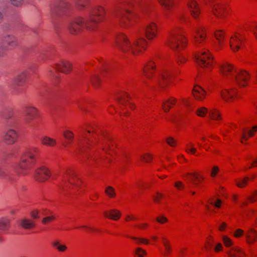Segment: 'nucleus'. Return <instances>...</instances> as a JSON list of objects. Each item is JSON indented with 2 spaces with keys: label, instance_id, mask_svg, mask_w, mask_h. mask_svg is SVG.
Here are the masks:
<instances>
[{
  "label": "nucleus",
  "instance_id": "1",
  "mask_svg": "<svg viewBox=\"0 0 257 257\" xmlns=\"http://www.w3.org/2000/svg\"><path fill=\"white\" fill-rule=\"evenodd\" d=\"M85 133H80L77 145L81 152L91 150L88 159L96 160L100 153L98 148L105 153H111V146L113 145L111 137L102 131L96 130L94 127L86 128Z\"/></svg>",
  "mask_w": 257,
  "mask_h": 257
},
{
  "label": "nucleus",
  "instance_id": "2",
  "mask_svg": "<svg viewBox=\"0 0 257 257\" xmlns=\"http://www.w3.org/2000/svg\"><path fill=\"white\" fill-rule=\"evenodd\" d=\"M106 12L101 6L95 7L90 13L89 17L85 20L81 17H78L71 20L68 25V29L72 34H76L84 28L89 30H94L97 25L104 19Z\"/></svg>",
  "mask_w": 257,
  "mask_h": 257
},
{
  "label": "nucleus",
  "instance_id": "3",
  "mask_svg": "<svg viewBox=\"0 0 257 257\" xmlns=\"http://www.w3.org/2000/svg\"><path fill=\"white\" fill-rule=\"evenodd\" d=\"M156 65L153 61H149L145 65L143 72L145 77L154 84H158L161 87H165L175 84L178 72L172 71L164 68L158 71L156 74Z\"/></svg>",
  "mask_w": 257,
  "mask_h": 257
},
{
  "label": "nucleus",
  "instance_id": "4",
  "mask_svg": "<svg viewBox=\"0 0 257 257\" xmlns=\"http://www.w3.org/2000/svg\"><path fill=\"white\" fill-rule=\"evenodd\" d=\"M182 29L179 26H174L168 32L167 38V45L175 53L179 65L184 63L186 58L181 51L187 46V40L182 34Z\"/></svg>",
  "mask_w": 257,
  "mask_h": 257
},
{
  "label": "nucleus",
  "instance_id": "5",
  "mask_svg": "<svg viewBox=\"0 0 257 257\" xmlns=\"http://www.w3.org/2000/svg\"><path fill=\"white\" fill-rule=\"evenodd\" d=\"M147 46L148 41L144 38L131 41L123 33H119L116 37V49L124 53L131 52L135 55H140L147 49Z\"/></svg>",
  "mask_w": 257,
  "mask_h": 257
},
{
  "label": "nucleus",
  "instance_id": "6",
  "mask_svg": "<svg viewBox=\"0 0 257 257\" xmlns=\"http://www.w3.org/2000/svg\"><path fill=\"white\" fill-rule=\"evenodd\" d=\"M140 7V0H136L134 3H128L124 5L122 10L115 15L119 25L124 28L129 27L135 16L136 9Z\"/></svg>",
  "mask_w": 257,
  "mask_h": 257
},
{
  "label": "nucleus",
  "instance_id": "7",
  "mask_svg": "<svg viewBox=\"0 0 257 257\" xmlns=\"http://www.w3.org/2000/svg\"><path fill=\"white\" fill-rule=\"evenodd\" d=\"M40 152V150L37 147H33L26 150L19 164V174L26 175L27 173L28 170L36 162Z\"/></svg>",
  "mask_w": 257,
  "mask_h": 257
},
{
  "label": "nucleus",
  "instance_id": "8",
  "mask_svg": "<svg viewBox=\"0 0 257 257\" xmlns=\"http://www.w3.org/2000/svg\"><path fill=\"white\" fill-rule=\"evenodd\" d=\"M63 189L68 194H75L82 185V181L78 177L74 171L71 169H66L63 173Z\"/></svg>",
  "mask_w": 257,
  "mask_h": 257
},
{
  "label": "nucleus",
  "instance_id": "9",
  "mask_svg": "<svg viewBox=\"0 0 257 257\" xmlns=\"http://www.w3.org/2000/svg\"><path fill=\"white\" fill-rule=\"evenodd\" d=\"M215 0H204L206 5H210L213 15L218 19H223L229 14L230 8L225 2H217L214 5L212 4Z\"/></svg>",
  "mask_w": 257,
  "mask_h": 257
},
{
  "label": "nucleus",
  "instance_id": "10",
  "mask_svg": "<svg viewBox=\"0 0 257 257\" xmlns=\"http://www.w3.org/2000/svg\"><path fill=\"white\" fill-rule=\"evenodd\" d=\"M72 69V64L70 61L62 60L50 67L49 71L53 77L58 78L59 75L58 72L68 74L71 71Z\"/></svg>",
  "mask_w": 257,
  "mask_h": 257
},
{
  "label": "nucleus",
  "instance_id": "11",
  "mask_svg": "<svg viewBox=\"0 0 257 257\" xmlns=\"http://www.w3.org/2000/svg\"><path fill=\"white\" fill-rule=\"evenodd\" d=\"M196 62L202 67L211 68L213 66V58L209 50L205 49L195 55Z\"/></svg>",
  "mask_w": 257,
  "mask_h": 257
},
{
  "label": "nucleus",
  "instance_id": "12",
  "mask_svg": "<svg viewBox=\"0 0 257 257\" xmlns=\"http://www.w3.org/2000/svg\"><path fill=\"white\" fill-rule=\"evenodd\" d=\"M192 36L196 47H201L206 39V30L204 27H196L192 30Z\"/></svg>",
  "mask_w": 257,
  "mask_h": 257
},
{
  "label": "nucleus",
  "instance_id": "13",
  "mask_svg": "<svg viewBox=\"0 0 257 257\" xmlns=\"http://www.w3.org/2000/svg\"><path fill=\"white\" fill-rule=\"evenodd\" d=\"M244 42V36L240 32L233 33L229 39V46L233 52L239 51L243 46Z\"/></svg>",
  "mask_w": 257,
  "mask_h": 257
},
{
  "label": "nucleus",
  "instance_id": "14",
  "mask_svg": "<svg viewBox=\"0 0 257 257\" xmlns=\"http://www.w3.org/2000/svg\"><path fill=\"white\" fill-rule=\"evenodd\" d=\"M237 70L232 64L228 63H224L221 67V71L223 77L231 81H232L234 78Z\"/></svg>",
  "mask_w": 257,
  "mask_h": 257
},
{
  "label": "nucleus",
  "instance_id": "15",
  "mask_svg": "<svg viewBox=\"0 0 257 257\" xmlns=\"http://www.w3.org/2000/svg\"><path fill=\"white\" fill-rule=\"evenodd\" d=\"M159 27L154 22H150L145 27V34L147 39L152 40L156 38L158 34Z\"/></svg>",
  "mask_w": 257,
  "mask_h": 257
},
{
  "label": "nucleus",
  "instance_id": "16",
  "mask_svg": "<svg viewBox=\"0 0 257 257\" xmlns=\"http://www.w3.org/2000/svg\"><path fill=\"white\" fill-rule=\"evenodd\" d=\"M249 79V75L244 70L238 69L232 81L235 82L240 87L247 85Z\"/></svg>",
  "mask_w": 257,
  "mask_h": 257
},
{
  "label": "nucleus",
  "instance_id": "17",
  "mask_svg": "<svg viewBox=\"0 0 257 257\" xmlns=\"http://www.w3.org/2000/svg\"><path fill=\"white\" fill-rule=\"evenodd\" d=\"M184 177L185 180L190 181L193 185L198 187L200 186L205 179L202 174L197 172L187 173Z\"/></svg>",
  "mask_w": 257,
  "mask_h": 257
},
{
  "label": "nucleus",
  "instance_id": "18",
  "mask_svg": "<svg viewBox=\"0 0 257 257\" xmlns=\"http://www.w3.org/2000/svg\"><path fill=\"white\" fill-rule=\"evenodd\" d=\"M19 134L18 132L14 128H9L4 132L3 139L8 145H12L17 142Z\"/></svg>",
  "mask_w": 257,
  "mask_h": 257
},
{
  "label": "nucleus",
  "instance_id": "19",
  "mask_svg": "<svg viewBox=\"0 0 257 257\" xmlns=\"http://www.w3.org/2000/svg\"><path fill=\"white\" fill-rule=\"evenodd\" d=\"M220 96L224 101L231 102L238 97L237 90L234 87L224 88L221 91Z\"/></svg>",
  "mask_w": 257,
  "mask_h": 257
},
{
  "label": "nucleus",
  "instance_id": "20",
  "mask_svg": "<svg viewBox=\"0 0 257 257\" xmlns=\"http://www.w3.org/2000/svg\"><path fill=\"white\" fill-rule=\"evenodd\" d=\"M186 6L192 17L197 19L201 14V9L199 4L196 0H187Z\"/></svg>",
  "mask_w": 257,
  "mask_h": 257
},
{
  "label": "nucleus",
  "instance_id": "21",
  "mask_svg": "<svg viewBox=\"0 0 257 257\" xmlns=\"http://www.w3.org/2000/svg\"><path fill=\"white\" fill-rule=\"evenodd\" d=\"M51 176L50 170L45 167L38 168L34 174V178L38 182H43L47 181Z\"/></svg>",
  "mask_w": 257,
  "mask_h": 257
},
{
  "label": "nucleus",
  "instance_id": "22",
  "mask_svg": "<svg viewBox=\"0 0 257 257\" xmlns=\"http://www.w3.org/2000/svg\"><path fill=\"white\" fill-rule=\"evenodd\" d=\"M71 7L70 4L67 1L62 0L56 3L52 8L54 14L60 15L64 14Z\"/></svg>",
  "mask_w": 257,
  "mask_h": 257
},
{
  "label": "nucleus",
  "instance_id": "23",
  "mask_svg": "<svg viewBox=\"0 0 257 257\" xmlns=\"http://www.w3.org/2000/svg\"><path fill=\"white\" fill-rule=\"evenodd\" d=\"M24 112L26 117V120L28 122L37 118L39 114L38 109L32 105L25 106Z\"/></svg>",
  "mask_w": 257,
  "mask_h": 257
},
{
  "label": "nucleus",
  "instance_id": "24",
  "mask_svg": "<svg viewBox=\"0 0 257 257\" xmlns=\"http://www.w3.org/2000/svg\"><path fill=\"white\" fill-rule=\"evenodd\" d=\"M2 42L10 49H14L19 44L18 39L14 35H7L5 36L3 38Z\"/></svg>",
  "mask_w": 257,
  "mask_h": 257
},
{
  "label": "nucleus",
  "instance_id": "25",
  "mask_svg": "<svg viewBox=\"0 0 257 257\" xmlns=\"http://www.w3.org/2000/svg\"><path fill=\"white\" fill-rule=\"evenodd\" d=\"M192 94L196 99L202 101L205 99L206 93L201 86L195 85L192 90Z\"/></svg>",
  "mask_w": 257,
  "mask_h": 257
},
{
  "label": "nucleus",
  "instance_id": "26",
  "mask_svg": "<svg viewBox=\"0 0 257 257\" xmlns=\"http://www.w3.org/2000/svg\"><path fill=\"white\" fill-rule=\"evenodd\" d=\"M28 76L27 71H23L18 73L14 78V84L17 86H23L26 82Z\"/></svg>",
  "mask_w": 257,
  "mask_h": 257
},
{
  "label": "nucleus",
  "instance_id": "27",
  "mask_svg": "<svg viewBox=\"0 0 257 257\" xmlns=\"http://www.w3.org/2000/svg\"><path fill=\"white\" fill-rule=\"evenodd\" d=\"M129 98V95L125 92H121L117 95V99L120 103L129 106L130 108L134 109L135 108V105L128 102Z\"/></svg>",
  "mask_w": 257,
  "mask_h": 257
},
{
  "label": "nucleus",
  "instance_id": "28",
  "mask_svg": "<svg viewBox=\"0 0 257 257\" xmlns=\"http://www.w3.org/2000/svg\"><path fill=\"white\" fill-rule=\"evenodd\" d=\"M245 236L246 242L249 244H252L256 240L257 232L252 227H250L246 231Z\"/></svg>",
  "mask_w": 257,
  "mask_h": 257
},
{
  "label": "nucleus",
  "instance_id": "29",
  "mask_svg": "<svg viewBox=\"0 0 257 257\" xmlns=\"http://www.w3.org/2000/svg\"><path fill=\"white\" fill-rule=\"evenodd\" d=\"M105 217L114 221L118 220L121 217V213L117 209H112L103 212Z\"/></svg>",
  "mask_w": 257,
  "mask_h": 257
},
{
  "label": "nucleus",
  "instance_id": "30",
  "mask_svg": "<svg viewBox=\"0 0 257 257\" xmlns=\"http://www.w3.org/2000/svg\"><path fill=\"white\" fill-rule=\"evenodd\" d=\"M40 142L42 145L48 147L53 148L57 145V141L55 139L47 136H42L40 139Z\"/></svg>",
  "mask_w": 257,
  "mask_h": 257
},
{
  "label": "nucleus",
  "instance_id": "31",
  "mask_svg": "<svg viewBox=\"0 0 257 257\" xmlns=\"http://www.w3.org/2000/svg\"><path fill=\"white\" fill-rule=\"evenodd\" d=\"M214 36L218 41L217 49L219 50L223 47L225 32L223 30H217L214 32Z\"/></svg>",
  "mask_w": 257,
  "mask_h": 257
},
{
  "label": "nucleus",
  "instance_id": "32",
  "mask_svg": "<svg viewBox=\"0 0 257 257\" xmlns=\"http://www.w3.org/2000/svg\"><path fill=\"white\" fill-rule=\"evenodd\" d=\"M177 102V99L174 97H171L169 99L163 102L162 108L163 110L168 112L171 107L174 105Z\"/></svg>",
  "mask_w": 257,
  "mask_h": 257
},
{
  "label": "nucleus",
  "instance_id": "33",
  "mask_svg": "<svg viewBox=\"0 0 257 257\" xmlns=\"http://www.w3.org/2000/svg\"><path fill=\"white\" fill-rule=\"evenodd\" d=\"M228 253L230 257H245L244 252L238 247H233Z\"/></svg>",
  "mask_w": 257,
  "mask_h": 257
},
{
  "label": "nucleus",
  "instance_id": "34",
  "mask_svg": "<svg viewBox=\"0 0 257 257\" xmlns=\"http://www.w3.org/2000/svg\"><path fill=\"white\" fill-rule=\"evenodd\" d=\"M159 4L166 11L171 10L174 6V0H157Z\"/></svg>",
  "mask_w": 257,
  "mask_h": 257
},
{
  "label": "nucleus",
  "instance_id": "35",
  "mask_svg": "<svg viewBox=\"0 0 257 257\" xmlns=\"http://www.w3.org/2000/svg\"><path fill=\"white\" fill-rule=\"evenodd\" d=\"M21 226L26 229H32L35 227V222L28 218H24L21 220Z\"/></svg>",
  "mask_w": 257,
  "mask_h": 257
},
{
  "label": "nucleus",
  "instance_id": "36",
  "mask_svg": "<svg viewBox=\"0 0 257 257\" xmlns=\"http://www.w3.org/2000/svg\"><path fill=\"white\" fill-rule=\"evenodd\" d=\"M209 115L211 119L219 121L221 119L220 113L218 109L212 108L209 111Z\"/></svg>",
  "mask_w": 257,
  "mask_h": 257
},
{
  "label": "nucleus",
  "instance_id": "37",
  "mask_svg": "<svg viewBox=\"0 0 257 257\" xmlns=\"http://www.w3.org/2000/svg\"><path fill=\"white\" fill-rule=\"evenodd\" d=\"M162 241L165 248L164 255L167 256L170 254L172 251L170 241L167 238L165 237H162Z\"/></svg>",
  "mask_w": 257,
  "mask_h": 257
},
{
  "label": "nucleus",
  "instance_id": "38",
  "mask_svg": "<svg viewBox=\"0 0 257 257\" xmlns=\"http://www.w3.org/2000/svg\"><path fill=\"white\" fill-rule=\"evenodd\" d=\"M10 226L9 220L6 217L0 218V230L5 231L8 230Z\"/></svg>",
  "mask_w": 257,
  "mask_h": 257
},
{
  "label": "nucleus",
  "instance_id": "39",
  "mask_svg": "<svg viewBox=\"0 0 257 257\" xmlns=\"http://www.w3.org/2000/svg\"><path fill=\"white\" fill-rule=\"evenodd\" d=\"M64 138L67 140L66 145H69L74 139V134L72 132L66 130L63 133Z\"/></svg>",
  "mask_w": 257,
  "mask_h": 257
},
{
  "label": "nucleus",
  "instance_id": "40",
  "mask_svg": "<svg viewBox=\"0 0 257 257\" xmlns=\"http://www.w3.org/2000/svg\"><path fill=\"white\" fill-rule=\"evenodd\" d=\"M208 109L204 106L199 107L195 110V113L199 117H204L207 113L209 114Z\"/></svg>",
  "mask_w": 257,
  "mask_h": 257
},
{
  "label": "nucleus",
  "instance_id": "41",
  "mask_svg": "<svg viewBox=\"0 0 257 257\" xmlns=\"http://www.w3.org/2000/svg\"><path fill=\"white\" fill-rule=\"evenodd\" d=\"M105 193L109 198H114L116 196L115 190L112 186H108L105 189Z\"/></svg>",
  "mask_w": 257,
  "mask_h": 257
},
{
  "label": "nucleus",
  "instance_id": "42",
  "mask_svg": "<svg viewBox=\"0 0 257 257\" xmlns=\"http://www.w3.org/2000/svg\"><path fill=\"white\" fill-rule=\"evenodd\" d=\"M185 151L189 153L195 155L196 152V149L194 147V145L192 142H189L186 144Z\"/></svg>",
  "mask_w": 257,
  "mask_h": 257
},
{
  "label": "nucleus",
  "instance_id": "43",
  "mask_svg": "<svg viewBox=\"0 0 257 257\" xmlns=\"http://www.w3.org/2000/svg\"><path fill=\"white\" fill-rule=\"evenodd\" d=\"M90 82L94 87L97 88L100 86L101 81L97 75H93L90 78Z\"/></svg>",
  "mask_w": 257,
  "mask_h": 257
},
{
  "label": "nucleus",
  "instance_id": "44",
  "mask_svg": "<svg viewBox=\"0 0 257 257\" xmlns=\"http://www.w3.org/2000/svg\"><path fill=\"white\" fill-rule=\"evenodd\" d=\"M249 180L248 177H245L243 179H238L235 181L236 185L239 188H243L245 187Z\"/></svg>",
  "mask_w": 257,
  "mask_h": 257
},
{
  "label": "nucleus",
  "instance_id": "45",
  "mask_svg": "<svg viewBox=\"0 0 257 257\" xmlns=\"http://www.w3.org/2000/svg\"><path fill=\"white\" fill-rule=\"evenodd\" d=\"M222 240L224 245L227 247H230L233 245L232 240L226 235H223L222 236Z\"/></svg>",
  "mask_w": 257,
  "mask_h": 257
},
{
  "label": "nucleus",
  "instance_id": "46",
  "mask_svg": "<svg viewBox=\"0 0 257 257\" xmlns=\"http://www.w3.org/2000/svg\"><path fill=\"white\" fill-rule=\"evenodd\" d=\"M135 254L136 257H144L147 254V252L141 247H137L135 250Z\"/></svg>",
  "mask_w": 257,
  "mask_h": 257
},
{
  "label": "nucleus",
  "instance_id": "47",
  "mask_svg": "<svg viewBox=\"0 0 257 257\" xmlns=\"http://www.w3.org/2000/svg\"><path fill=\"white\" fill-rule=\"evenodd\" d=\"M131 238L134 239L135 240L137 244L140 245L141 243H143L145 244H148L149 243V240L147 239L144 238H138L136 237H130Z\"/></svg>",
  "mask_w": 257,
  "mask_h": 257
},
{
  "label": "nucleus",
  "instance_id": "48",
  "mask_svg": "<svg viewBox=\"0 0 257 257\" xmlns=\"http://www.w3.org/2000/svg\"><path fill=\"white\" fill-rule=\"evenodd\" d=\"M88 3V0H78L76 3V6L79 10H81L86 7Z\"/></svg>",
  "mask_w": 257,
  "mask_h": 257
},
{
  "label": "nucleus",
  "instance_id": "49",
  "mask_svg": "<svg viewBox=\"0 0 257 257\" xmlns=\"http://www.w3.org/2000/svg\"><path fill=\"white\" fill-rule=\"evenodd\" d=\"M208 203L210 205H214L216 208H220L221 204V200L219 199L215 200L214 198L211 199L208 201Z\"/></svg>",
  "mask_w": 257,
  "mask_h": 257
},
{
  "label": "nucleus",
  "instance_id": "50",
  "mask_svg": "<svg viewBox=\"0 0 257 257\" xmlns=\"http://www.w3.org/2000/svg\"><path fill=\"white\" fill-rule=\"evenodd\" d=\"M244 234V231L240 228L235 229L232 233V236L235 238H240Z\"/></svg>",
  "mask_w": 257,
  "mask_h": 257
},
{
  "label": "nucleus",
  "instance_id": "51",
  "mask_svg": "<svg viewBox=\"0 0 257 257\" xmlns=\"http://www.w3.org/2000/svg\"><path fill=\"white\" fill-rule=\"evenodd\" d=\"M140 158L144 162L146 163H149L152 161L153 157L151 154L147 153L141 155Z\"/></svg>",
  "mask_w": 257,
  "mask_h": 257
},
{
  "label": "nucleus",
  "instance_id": "52",
  "mask_svg": "<svg viewBox=\"0 0 257 257\" xmlns=\"http://www.w3.org/2000/svg\"><path fill=\"white\" fill-rule=\"evenodd\" d=\"M163 197V194L159 192H157L155 195H153L154 201L157 203H160Z\"/></svg>",
  "mask_w": 257,
  "mask_h": 257
},
{
  "label": "nucleus",
  "instance_id": "53",
  "mask_svg": "<svg viewBox=\"0 0 257 257\" xmlns=\"http://www.w3.org/2000/svg\"><path fill=\"white\" fill-rule=\"evenodd\" d=\"M247 29L249 31L252 32L253 33L257 40V24H250L248 26Z\"/></svg>",
  "mask_w": 257,
  "mask_h": 257
},
{
  "label": "nucleus",
  "instance_id": "54",
  "mask_svg": "<svg viewBox=\"0 0 257 257\" xmlns=\"http://www.w3.org/2000/svg\"><path fill=\"white\" fill-rule=\"evenodd\" d=\"M55 219V217L53 215H51L50 216H47L44 217L42 220V222L43 224H47L50 222L53 221Z\"/></svg>",
  "mask_w": 257,
  "mask_h": 257
},
{
  "label": "nucleus",
  "instance_id": "55",
  "mask_svg": "<svg viewBox=\"0 0 257 257\" xmlns=\"http://www.w3.org/2000/svg\"><path fill=\"white\" fill-rule=\"evenodd\" d=\"M156 221L160 224H163L167 223L168 219L163 215H159L156 218Z\"/></svg>",
  "mask_w": 257,
  "mask_h": 257
},
{
  "label": "nucleus",
  "instance_id": "56",
  "mask_svg": "<svg viewBox=\"0 0 257 257\" xmlns=\"http://www.w3.org/2000/svg\"><path fill=\"white\" fill-rule=\"evenodd\" d=\"M166 142L170 146L174 147L176 145V141L172 137H168L166 139Z\"/></svg>",
  "mask_w": 257,
  "mask_h": 257
},
{
  "label": "nucleus",
  "instance_id": "57",
  "mask_svg": "<svg viewBox=\"0 0 257 257\" xmlns=\"http://www.w3.org/2000/svg\"><path fill=\"white\" fill-rule=\"evenodd\" d=\"M247 199L251 202L257 201V191H254L250 196L247 197Z\"/></svg>",
  "mask_w": 257,
  "mask_h": 257
},
{
  "label": "nucleus",
  "instance_id": "58",
  "mask_svg": "<svg viewBox=\"0 0 257 257\" xmlns=\"http://www.w3.org/2000/svg\"><path fill=\"white\" fill-rule=\"evenodd\" d=\"M10 3L14 6L16 7H19L21 6L24 0H9Z\"/></svg>",
  "mask_w": 257,
  "mask_h": 257
},
{
  "label": "nucleus",
  "instance_id": "59",
  "mask_svg": "<svg viewBox=\"0 0 257 257\" xmlns=\"http://www.w3.org/2000/svg\"><path fill=\"white\" fill-rule=\"evenodd\" d=\"M218 171L219 168L216 166H213L211 171V176L212 177H215L218 173Z\"/></svg>",
  "mask_w": 257,
  "mask_h": 257
},
{
  "label": "nucleus",
  "instance_id": "60",
  "mask_svg": "<svg viewBox=\"0 0 257 257\" xmlns=\"http://www.w3.org/2000/svg\"><path fill=\"white\" fill-rule=\"evenodd\" d=\"M257 131V125H255L253 126L251 130H250L248 132V136L250 137H251L254 136L255 133Z\"/></svg>",
  "mask_w": 257,
  "mask_h": 257
},
{
  "label": "nucleus",
  "instance_id": "61",
  "mask_svg": "<svg viewBox=\"0 0 257 257\" xmlns=\"http://www.w3.org/2000/svg\"><path fill=\"white\" fill-rule=\"evenodd\" d=\"M223 245L221 243H218L214 247V251L216 252H218L222 250Z\"/></svg>",
  "mask_w": 257,
  "mask_h": 257
},
{
  "label": "nucleus",
  "instance_id": "62",
  "mask_svg": "<svg viewBox=\"0 0 257 257\" xmlns=\"http://www.w3.org/2000/svg\"><path fill=\"white\" fill-rule=\"evenodd\" d=\"M175 187L178 189L180 190L184 188V185L182 182L177 181L175 183Z\"/></svg>",
  "mask_w": 257,
  "mask_h": 257
},
{
  "label": "nucleus",
  "instance_id": "63",
  "mask_svg": "<svg viewBox=\"0 0 257 257\" xmlns=\"http://www.w3.org/2000/svg\"><path fill=\"white\" fill-rule=\"evenodd\" d=\"M149 224L147 223H143L136 225V227H138L140 229L143 230L146 229L149 226Z\"/></svg>",
  "mask_w": 257,
  "mask_h": 257
},
{
  "label": "nucleus",
  "instance_id": "64",
  "mask_svg": "<svg viewBox=\"0 0 257 257\" xmlns=\"http://www.w3.org/2000/svg\"><path fill=\"white\" fill-rule=\"evenodd\" d=\"M38 214L39 212L37 210H33L31 213V216L34 219L39 218L40 217Z\"/></svg>",
  "mask_w": 257,
  "mask_h": 257
}]
</instances>
